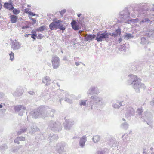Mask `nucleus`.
Instances as JSON below:
<instances>
[{"mask_svg": "<svg viewBox=\"0 0 154 154\" xmlns=\"http://www.w3.org/2000/svg\"><path fill=\"white\" fill-rule=\"evenodd\" d=\"M61 21L58 20V21L51 23L49 26L51 30L57 29H60L62 30H64L65 29V28L63 27V25L61 24Z\"/></svg>", "mask_w": 154, "mask_h": 154, "instance_id": "obj_1", "label": "nucleus"}, {"mask_svg": "<svg viewBox=\"0 0 154 154\" xmlns=\"http://www.w3.org/2000/svg\"><path fill=\"white\" fill-rule=\"evenodd\" d=\"M129 76L133 80L132 84L133 85L134 88V89L139 88L140 86H141V79L134 75H130Z\"/></svg>", "mask_w": 154, "mask_h": 154, "instance_id": "obj_2", "label": "nucleus"}, {"mask_svg": "<svg viewBox=\"0 0 154 154\" xmlns=\"http://www.w3.org/2000/svg\"><path fill=\"white\" fill-rule=\"evenodd\" d=\"M110 33H108L106 31L104 32L103 33H101V32H99L97 34V37L95 39L98 42L102 41L104 39L108 38Z\"/></svg>", "mask_w": 154, "mask_h": 154, "instance_id": "obj_3", "label": "nucleus"}, {"mask_svg": "<svg viewBox=\"0 0 154 154\" xmlns=\"http://www.w3.org/2000/svg\"><path fill=\"white\" fill-rule=\"evenodd\" d=\"M60 59L57 56L53 57L51 62L53 67L54 69H57L60 66Z\"/></svg>", "mask_w": 154, "mask_h": 154, "instance_id": "obj_4", "label": "nucleus"}, {"mask_svg": "<svg viewBox=\"0 0 154 154\" xmlns=\"http://www.w3.org/2000/svg\"><path fill=\"white\" fill-rule=\"evenodd\" d=\"M14 109L15 112H19L20 116H22L23 114V110H25L26 108L22 105H19L15 106Z\"/></svg>", "mask_w": 154, "mask_h": 154, "instance_id": "obj_5", "label": "nucleus"}, {"mask_svg": "<svg viewBox=\"0 0 154 154\" xmlns=\"http://www.w3.org/2000/svg\"><path fill=\"white\" fill-rule=\"evenodd\" d=\"M72 28L75 30H77L81 29V26L79 23L77 22L75 20H73L71 23Z\"/></svg>", "mask_w": 154, "mask_h": 154, "instance_id": "obj_6", "label": "nucleus"}, {"mask_svg": "<svg viewBox=\"0 0 154 154\" xmlns=\"http://www.w3.org/2000/svg\"><path fill=\"white\" fill-rule=\"evenodd\" d=\"M21 44L17 40H15V41L12 43V48L13 50H17L20 48Z\"/></svg>", "mask_w": 154, "mask_h": 154, "instance_id": "obj_7", "label": "nucleus"}, {"mask_svg": "<svg viewBox=\"0 0 154 154\" xmlns=\"http://www.w3.org/2000/svg\"><path fill=\"white\" fill-rule=\"evenodd\" d=\"M4 6L5 8L8 9L9 10H12L14 8V7L11 1L9 2H6L4 4Z\"/></svg>", "mask_w": 154, "mask_h": 154, "instance_id": "obj_8", "label": "nucleus"}, {"mask_svg": "<svg viewBox=\"0 0 154 154\" xmlns=\"http://www.w3.org/2000/svg\"><path fill=\"white\" fill-rule=\"evenodd\" d=\"M87 140L86 137L85 136H83L80 139L79 141L80 146L82 147H83L85 145V142Z\"/></svg>", "mask_w": 154, "mask_h": 154, "instance_id": "obj_9", "label": "nucleus"}, {"mask_svg": "<svg viewBox=\"0 0 154 154\" xmlns=\"http://www.w3.org/2000/svg\"><path fill=\"white\" fill-rule=\"evenodd\" d=\"M22 94V91L21 88H17L14 93L13 95L15 96H20Z\"/></svg>", "mask_w": 154, "mask_h": 154, "instance_id": "obj_10", "label": "nucleus"}, {"mask_svg": "<svg viewBox=\"0 0 154 154\" xmlns=\"http://www.w3.org/2000/svg\"><path fill=\"white\" fill-rule=\"evenodd\" d=\"M10 18L11 21L12 23H15L17 22L18 19V17L17 16L13 15H11L10 16Z\"/></svg>", "mask_w": 154, "mask_h": 154, "instance_id": "obj_11", "label": "nucleus"}, {"mask_svg": "<svg viewBox=\"0 0 154 154\" xmlns=\"http://www.w3.org/2000/svg\"><path fill=\"white\" fill-rule=\"evenodd\" d=\"M95 37V35H88L86 37V39L87 41L91 40L94 39Z\"/></svg>", "mask_w": 154, "mask_h": 154, "instance_id": "obj_12", "label": "nucleus"}, {"mask_svg": "<svg viewBox=\"0 0 154 154\" xmlns=\"http://www.w3.org/2000/svg\"><path fill=\"white\" fill-rule=\"evenodd\" d=\"M46 26H42L39 27L36 29V31L38 32H42L46 29Z\"/></svg>", "mask_w": 154, "mask_h": 154, "instance_id": "obj_13", "label": "nucleus"}, {"mask_svg": "<svg viewBox=\"0 0 154 154\" xmlns=\"http://www.w3.org/2000/svg\"><path fill=\"white\" fill-rule=\"evenodd\" d=\"M27 130V128L25 127L23 128L20 129L17 132V134L18 135L21 134L22 133L25 132Z\"/></svg>", "mask_w": 154, "mask_h": 154, "instance_id": "obj_14", "label": "nucleus"}, {"mask_svg": "<svg viewBox=\"0 0 154 154\" xmlns=\"http://www.w3.org/2000/svg\"><path fill=\"white\" fill-rule=\"evenodd\" d=\"M93 140L94 142L97 143L100 140V137L98 136H95L93 137Z\"/></svg>", "mask_w": 154, "mask_h": 154, "instance_id": "obj_15", "label": "nucleus"}, {"mask_svg": "<svg viewBox=\"0 0 154 154\" xmlns=\"http://www.w3.org/2000/svg\"><path fill=\"white\" fill-rule=\"evenodd\" d=\"M50 81L49 77H45L43 80V82L44 83L46 84V85H47L48 83Z\"/></svg>", "mask_w": 154, "mask_h": 154, "instance_id": "obj_16", "label": "nucleus"}, {"mask_svg": "<svg viewBox=\"0 0 154 154\" xmlns=\"http://www.w3.org/2000/svg\"><path fill=\"white\" fill-rule=\"evenodd\" d=\"M31 33L32 34L31 35V37L34 40L36 39V38L37 37V35L36 32L35 31L32 32Z\"/></svg>", "mask_w": 154, "mask_h": 154, "instance_id": "obj_17", "label": "nucleus"}, {"mask_svg": "<svg viewBox=\"0 0 154 154\" xmlns=\"http://www.w3.org/2000/svg\"><path fill=\"white\" fill-rule=\"evenodd\" d=\"M11 53L9 54L10 60L11 61H13L14 59V54L13 52L11 51Z\"/></svg>", "mask_w": 154, "mask_h": 154, "instance_id": "obj_18", "label": "nucleus"}, {"mask_svg": "<svg viewBox=\"0 0 154 154\" xmlns=\"http://www.w3.org/2000/svg\"><path fill=\"white\" fill-rule=\"evenodd\" d=\"M13 13L15 15H17L18 14H19L20 12V10H18L16 9H13Z\"/></svg>", "mask_w": 154, "mask_h": 154, "instance_id": "obj_19", "label": "nucleus"}, {"mask_svg": "<svg viewBox=\"0 0 154 154\" xmlns=\"http://www.w3.org/2000/svg\"><path fill=\"white\" fill-rule=\"evenodd\" d=\"M87 100H81L80 103V105L81 106H85L86 104Z\"/></svg>", "mask_w": 154, "mask_h": 154, "instance_id": "obj_20", "label": "nucleus"}, {"mask_svg": "<svg viewBox=\"0 0 154 154\" xmlns=\"http://www.w3.org/2000/svg\"><path fill=\"white\" fill-rule=\"evenodd\" d=\"M7 147L6 145L5 144H4L3 146H0V149L1 150H3L5 149H7Z\"/></svg>", "mask_w": 154, "mask_h": 154, "instance_id": "obj_21", "label": "nucleus"}, {"mask_svg": "<svg viewBox=\"0 0 154 154\" xmlns=\"http://www.w3.org/2000/svg\"><path fill=\"white\" fill-rule=\"evenodd\" d=\"M150 20L148 18H145L144 20H142L140 22V23H144V22H148Z\"/></svg>", "mask_w": 154, "mask_h": 154, "instance_id": "obj_22", "label": "nucleus"}, {"mask_svg": "<svg viewBox=\"0 0 154 154\" xmlns=\"http://www.w3.org/2000/svg\"><path fill=\"white\" fill-rule=\"evenodd\" d=\"M116 33L120 35L121 33V29L120 28H118V29L116 30Z\"/></svg>", "mask_w": 154, "mask_h": 154, "instance_id": "obj_23", "label": "nucleus"}, {"mask_svg": "<svg viewBox=\"0 0 154 154\" xmlns=\"http://www.w3.org/2000/svg\"><path fill=\"white\" fill-rule=\"evenodd\" d=\"M19 138L17 137L14 140V142L15 143H17L18 144H19Z\"/></svg>", "mask_w": 154, "mask_h": 154, "instance_id": "obj_24", "label": "nucleus"}, {"mask_svg": "<svg viewBox=\"0 0 154 154\" xmlns=\"http://www.w3.org/2000/svg\"><path fill=\"white\" fill-rule=\"evenodd\" d=\"M19 138V141H24L25 140V138L24 137H18Z\"/></svg>", "mask_w": 154, "mask_h": 154, "instance_id": "obj_25", "label": "nucleus"}, {"mask_svg": "<svg viewBox=\"0 0 154 154\" xmlns=\"http://www.w3.org/2000/svg\"><path fill=\"white\" fill-rule=\"evenodd\" d=\"M23 9L25 11V12L28 13L29 14V9L28 8L24 9V8H23Z\"/></svg>", "mask_w": 154, "mask_h": 154, "instance_id": "obj_26", "label": "nucleus"}, {"mask_svg": "<svg viewBox=\"0 0 154 154\" xmlns=\"http://www.w3.org/2000/svg\"><path fill=\"white\" fill-rule=\"evenodd\" d=\"M29 15H31L32 16H35V15H36L37 16H38V15H36V14L35 13H33L32 12H30L29 11Z\"/></svg>", "mask_w": 154, "mask_h": 154, "instance_id": "obj_27", "label": "nucleus"}, {"mask_svg": "<svg viewBox=\"0 0 154 154\" xmlns=\"http://www.w3.org/2000/svg\"><path fill=\"white\" fill-rule=\"evenodd\" d=\"M43 37V36L42 34H39L38 35V38L40 39H41Z\"/></svg>", "mask_w": 154, "mask_h": 154, "instance_id": "obj_28", "label": "nucleus"}, {"mask_svg": "<svg viewBox=\"0 0 154 154\" xmlns=\"http://www.w3.org/2000/svg\"><path fill=\"white\" fill-rule=\"evenodd\" d=\"M30 19L32 20L33 22V24H35L36 22V20L35 19L31 18Z\"/></svg>", "mask_w": 154, "mask_h": 154, "instance_id": "obj_29", "label": "nucleus"}, {"mask_svg": "<svg viewBox=\"0 0 154 154\" xmlns=\"http://www.w3.org/2000/svg\"><path fill=\"white\" fill-rule=\"evenodd\" d=\"M4 96V94L2 93H0V98Z\"/></svg>", "mask_w": 154, "mask_h": 154, "instance_id": "obj_30", "label": "nucleus"}, {"mask_svg": "<svg viewBox=\"0 0 154 154\" xmlns=\"http://www.w3.org/2000/svg\"><path fill=\"white\" fill-rule=\"evenodd\" d=\"M29 35V34H24V35L26 37H28Z\"/></svg>", "mask_w": 154, "mask_h": 154, "instance_id": "obj_31", "label": "nucleus"}, {"mask_svg": "<svg viewBox=\"0 0 154 154\" xmlns=\"http://www.w3.org/2000/svg\"><path fill=\"white\" fill-rule=\"evenodd\" d=\"M1 0H0V10H1V8H2V5L1 3Z\"/></svg>", "mask_w": 154, "mask_h": 154, "instance_id": "obj_32", "label": "nucleus"}, {"mask_svg": "<svg viewBox=\"0 0 154 154\" xmlns=\"http://www.w3.org/2000/svg\"><path fill=\"white\" fill-rule=\"evenodd\" d=\"M28 28V26H23V29H26V28Z\"/></svg>", "mask_w": 154, "mask_h": 154, "instance_id": "obj_33", "label": "nucleus"}, {"mask_svg": "<svg viewBox=\"0 0 154 154\" xmlns=\"http://www.w3.org/2000/svg\"><path fill=\"white\" fill-rule=\"evenodd\" d=\"M75 64H76V65L78 66V65H79V63H78V62H75Z\"/></svg>", "mask_w": 154, "mask_h": 154, "instance_id": "obj_34", "label": "nucleus"}, {"mask_svg": "<svg viewBox=\"0 0 154 154\" xmlns=\"http://www.w3.org/2000/svg\"><path fill=\"white\" fill-rule=\"evenodd\" d=\"M81 15V14H78V17H80Z\"/></svg>", "mask_w": 154, "mask_h": 154, "instance_id": "obj_35", "label": "nucleus"}, {"mask_svg": "<svg viewBox=\"0 0 154 154\" xmlns=\"http://www.w3.org/2000/svg\"><path fill=\"white\" fill-rule=\"evenodd\" d=\"M2 104H0V108H2Z\"/></svg>", "mask_w": 154, "mask_h": 154, "instance_id": "obj_36", "label": "nucleus"}, {"mask_svg": "<svg viewBox=\"0 0 154 154\" xmlns=\"http://www.w3.org/2000/svg\"><path fill=\"white\" fill-rule=\"evenodd\" d=\"M152 154H154V153H152Z\"/></svg>", "mask_w": 154, "mask_h": 154, "instance_id": "obj_37", "label": "nucleus"}]
</instances>
